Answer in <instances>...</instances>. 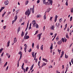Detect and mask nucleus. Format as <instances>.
<instances>
[{
    "label": "nucleus",
    "mask_w": 73,
    "mask_h": 73,
    "mask_svg": "<svg viewBox=\"0 0 73 73\" xmlns=\"http://www.w3.org/2000/svg\"><path fill=\"white\" fill-rule=\"evenodd\" d=\"M34 45H35V44H34V43H33L32 44V46L33 47H33H34Z\"/></svg>",
    "instance_id": "45"
},
{
    "label": "nucleus",
    "mask_w": 73,
    "mask_h": 73,
    "mask_svg": "<svg viewBox=\"0 0 73 73\" xmlns=\"http://www.w3.org/2000/svg\"><path fill=\"white\" fill-rule=\"evenodd\" d=\"M71 62L72 63V64H73V59H72L71 60Z\"/></svg>",
    "instance_id": "64"
},
{
    "label": "nucleus",
    "mask_w": 73,
    "mask_h": 73,
    "mask_svg": "<svg viewBox=\"0 0 73 73\" xmlns=\"http://www.w3.org/2000/svg\"><path fill=\"white\" fill-rule=\"evenodd\" d=\"M15 18L14 20L12 21V24H13V23H15V22L17 20V15L15 16Z\"/></svg>",
    "instance_id": "3"
},
{
    "label": "nucleus",
    "mask_w": 73,
    "mask_h": 73,
    "mask_svg": "<svg viewBox=\"0 0 73 73\" xmlns=\"http://www.w3.org/2000/svg\"><path fill=\"white\" fill-rule=\"evenodd\" d=\"M61 40H62V42H64V38H62Z\"/></svg>",
    "instance_id": "39"
},
{
    "label": "nucleus",
    "mask_w": 73,
    "mask_h": 73,
    "mask_svg": "<svg viewBox=\"0 0 73 73\" xmlns=\"http://www.w3.org/2000/svg\"><path fill=\"white\" fill-rule=\"evenodd\" d=\"M8 69V66H7L6 69V71H7Z\"/></svg>",
    "instance_id": "58"
},
{
    "label": "nucleus",
    "mask_w": 73,
    "mask_h": 73,
    "mask_svg": "<svg viewBox=\"0 0 73 73\" xmlns=\"http://www.w3.org/2000/svg\"><path fill=\"white\" fill-rule=\"evenodd\" d=\"M29 38V36L28 35L26 37V39H28V38Z\"/></svg>",
    "instance_id": "30"
},
{
    "label": "nucleus",
    "mask_w": 73,
    "mask_h": 73,
    "mask_svg": "<svg viewBox=\"0 0 73 73\" xmlns=\"http://www.w3.org/2000/svg\"><path fill=\"white\" fill-rule=\"evenodd\" d=\"M66 37L67 38H69V36H68V33H67L66 35Z\"/></svg>",
    "instance_id": "22"
},
{
    "label": "nucleus",
    "mask_w": 73,
    "mask_h": 73,
    "mask_svg": "<svg viewBox=\"0 0 73 73\" xmlns=\"http://www.w3.org/2000/svg\"><path fill=\"white\" fill-rule=\"evenodd\" d=\"M71 12L73 13V8H72L71 9Z\"/></svg>",
    "instance_id": "43"
},
{
    "label": "nucleus",
    "mask_w": 73,
    "mask_h": 73,
    "mask_svg": "<svg viewBox=\"0 0 73 73\" xmlns=\"http://www.w3.org/2000/svg\"><path fill=\"white\" fill-rule=\"evenodd\" d=\"M5 13H6V12L5 11L4 12V13L2 14V16L3 17H4V15H5Z\"/></svg>",
    "instance_id": "31"
},
{
    "label": "nucleus",
    "mask_w": 73,
    "mask_h": 73,
    "mask_svg": "<svg viewBox=\"0 0 73 73\" xmlns=\"http://www.w3.org/2000/svg\"><path fill=\"white\" fill-rule=\"evenodd\" d=\"M64 39L65 42H66V41H67V39H66V38H64Z\"/></svg>",
    "instance_id": "55"
},
{
    "label": "nucleus",
    "mask_w": 73,
    "mask_h": 73,
    "mask_svg": "<svg viewBox=\"0 0 73 73\" xmlns=\"http://www.w3.org/2000/svg\"><path fill=\"white\" fill-rule=\"evenodd\" d=\"M64 52L63 51H62V54H63V55H64Z\"/></svg>",
    "instance_id": "52"
},
{
    "label": "nucleus",
    "mask_w": 73,
    "mask_h": 73,
    "mask_svg": "<svg viewBox=\"0 0 73 73\" xmlns=\"http://www.w3.org/2000/svg\"><path fill=\"white\" fill-rule=\"evenodd\" d=\"M41 17V15H38L36 16L37 18H38V17Z\"/></svg>",
    "instance_id": "28"
},
{
    "label": "nucleus",
    "mask_w": 73,
    "mask_h": 73,
    "mask_svg": "<svg viewBox=\"0 0 73 73\" xmlns=\"http://www.w3.org/2000/svg\"><path fill=\"white\" fill-rule=\"evenodd\" d=\"M33 71H34V70H32L31 71V73H32L33 72Z\"/></svg>",
    "instance_id": "63"
},
{
    "label": "nucleus",
    "mask_w": 73,
    "mask_h": 73,
    "mask_svg": "<svg viewBox=\"0 0 73 73\" xmlns=\"http://www.w3.org/2000/svg\"><path fill=\"white\" fill-rule=\"evenodd\" d=\"M40 49L42 50H43V45H42L41 46Z\"/></svg>",
    "instance_id": "25"
},
{
    "label": "nucleus",
    "mask_w": 73,
    "mask_h": 73,
    "mask_svg": "<svg viewBox=\"0 0 73 73\" xmlns=\"http://www.w3.org/2000/svg\"><path fill=\"white\" fill-rule=\"evenodd\" d=\"M6 27H7L6 26H4L3 27L4 29H5V28H6Z\"/></svg>",
    "instance_id": "49"
},
{
    "label": "nucleus",
    "mask_w": 73,
    "mask_h": 73,
    "mask_svg": "<svg viewBox=\"0 0 73 73\" xmlns=\"http://www.w3.org/2000/svg\"><path fill=\"white\" fill-rule=\"evenodd\" d=\"M68 0H66V3H65V5H66V6H68Z\"/></svg>",
    "instance_id": "23"
},
{
    "label": "nucleus",
    "mask_w": 73,
    "mask_h": 73,
    "mask_svg": "<svg viewBox=\"0 0 73 73\" xmlns=\"http://www.w3.org/2000/svg\"><path fill=\"white\" fill-rule=\"evenodd\" d=\"M32 24L33 25V26L34 27H36V28H38V25L36 23V21L33 20L32 22Z\"/></svg>",
    "instance_id": "1"
},
{
    "label": "nucleus",
    "mask_w": 73,
    "mask_h": 73,
    "mask_svg": "<svg viewBox=\"0 0 73 73\" xmlns=\"http://www.w3.org/2000/svg\"><path fill=\"white\" fill-rule=\"evenodd\" d=\"M56 73H60V72H59L58 70H56Z\"/></svg>",
    "instance_id": "56"
},
{
    "label": "nucleus",
    "mask_w": 73,
    "mask_h": 73,
    "mask_svg": "<svg viewBox=\"0 0 73 73\" xmlns=\"http://www.w3.org/2000/svg\"><path fill=\"white\" fill-rule=\"evenodd\" d=\"M22 69H23V70H24V72L25 73V69L24 68H22Z\"/></svg>",
    "instance_id": "53"
},
{
    "label": "nucleus",
    "mask_w": 73,
    "mask_h": 73,
    "mask_svg": "<svg viewBox=\"0 0 73 73\" xmlns=\"http://www.w3.org/2000/svg\"><path fill=\"white\" fill-rule=\"evenodd\" d=\"M53 49V44L52 43L51 45L50 46V49L51 50Z\"/></svg>",
    "instance_id": "18"
},
{
    "label": "nucleus",
    "mask_w": 73,
    "mask_h": 73,
    "mask_svg": "<svg viewBox=\"0 0 73 73\" xmlns=\"http://www.w3.org/2000/svg\"><path fill=\"white\" fill-rule=\"evenodd\" d=\"M53 19V17H50V21H52V19Z\"/></svg>",
    "instance_id": "29"
},
{
    "label": "nucleus",
    "mask_w": 73,
    "mask_h": 73,
    "mask_svg": "<svg viewBox=\"0 0 73 73\" xmlns=\"http://www.w3.org/2000/svg\"><path fill=\"white\" fill-rule=\"evenodd\" d=\"M51 30L54 31V26H52L51 27Z\"/></svg>",
    "instance_id": "34"
},
{
    "label": "nucleus",
    "mask_w": 73,
    "mask_h": 73,
    "mask_svg": "<svg viewBox=\"0 0 73 73\" xmlns=\"http://www.w3.org/2000/svg\"><path fill=\"white\" fill-rule=\"evenodd\" d=\"M40 0H38L37 1V4H38V3H40Z\"/></svg>",
    "instance_id": "54"
},
{
    "label": "nucleus",
    "mask_w": 73,
    "mask_h": 73,
    "mask_svg": "<svg viewBox=\"0 0 73 73\" xmlns=\"http://www.w3.org/2000/svg\"><path fill=\"white\" fill-rule=\"evenodd\" d=\"M41 35L40 34H38L37 35V37H38V39L39 40H40V39L41 38Z\"/></svg>",
    "instance_id": "5"
},
{
    "label": "nucleus",
    "mask_w": 73,
    "mask_h": 73,
    "mask_svg": "<svg viewBox=\"0 0 73 73\" xmlns=\"http://www.w3.org/2000/svg\"><path fill=\"white\" fill-rule=\"evenodd\" d=\"M36 62H37V59L36 58L35 59Z\"/></svg>",
    "instance_id": "62"
},
{
    "label": "nucleus",
    "mask_w": 73,
    "mask_h": 73,
    "mask_svg": "<svg viewBox=\"0 0 73 73\" xmlns=\"http://www.w3.org/2000/svg\"><path fill=\"white\" fill-rule=\"evenodd\" d=\"M62 19L61 18L59 19V21L60 23H61L62 22Z\"/></svg>",
    "instance_id": "37"
},
{
    "label": "nucleus",
    "mask_w": 73,
    "mask_h": 73,
    "mask_svg": "<svg viewBox=\"0 0 73 73\" xmlns=\"http://www.w3.org/2000/svg\"><path fill=\"white\" fill-rule=\"evenodd\" d=\"M43 4H46V1H43Z\"/></svg>",
    "instance_id": "59"
},
{
    "label": "nucleus",
    "mask_w": 73,
    "mask_h": 73,
    "mask_svg": "<svg viewBox=\"0 0 73 73\" xmlns=\"http://www.w3.org/2000/svg\"><path fill=\"white\" fill-rule=\"evenodd\" d=\"M7 63H8V62H6L5 64L4 67H5V66H7Z\"/></svg>",
    "instance_id": "40"
},
{
    "label": "nucleus",
    "mask_w": 73,
    "mask_h": 73,
    "mask_svg": "<svg viewBox=\"0 0 73 73\" xmlns=\"http://www.w3.org/2000/svg\"><path fill=\"white\" fill-rule=\"evenodd\" d=\"M25 63H28V60H25Z\"/></svg>",
    "instance_id": "42"
},
{
    "label": "nucleus",
    "mask_w": 73,
    "mask_h": 73,
    "mask_svg": "<svg viewBox=\"0 0 73 73\" xmlns=\"http://www.w3.org/2000/svg\"><path fill=\"white\" fill-rule=\"evenodd\" d=\"M46 63H45L43 62L42 63V65L41 67V68H42V67H43V66H45V65H46Z\"/></svg>",
    "instance_id": "14"
},
{
    "label": "nucleus",
    "mask_w": 73,
    "mask_h": 73,
    "mask_svg": "<svg viewBox=\"0 0 73 73\" xmlns=\"http://www.w3.org/2000/svg\"><path fill=\"white\" fill-rule=\"evenodd\" d=\"M17 42V39H16V38H15L14 39V42L15 43V42Z\"/></svg>",
    "instance_id": "15"
},
{
    "label": "nucleus",
    "mask_w": 73,
    "mask_h": 73,
    "mask_svg": "<svg viewBox=\"0 0 73 73\" xmlns=\"http://www.w3.org/2000/svg\"><path fill=\"white\" fill-rule=\"evenodd\" d=\"M24 36V32H23V31H22V32L21 34V37H23Z\"/></svg>",
    "instance_id": "13"
},
{
    "label": "nucleus",
    "mask_w": 73,
    "mask_h": 73,
    "mask_svg": "<svg viewBox=\"0 0 73 73\" xmlns=\"http://www.w3.org/2000/svg\"><path fill=\"white\" fill-rule=\"evenodd\" d=\"M22 56H23V54H21L19 60V61H20V60L21 59V57H22Z\"/></svg>",
    "instance_id": "19"
},
{
    "label": "nucleus",
    "mask_w": 73,
    "mask_h": 73,
    "mask_svg": "<svg viewBox=\"0 0 73 73\" xmlns=\"http://www.w3.org/2000/svg\"><path fill=\"white\" fill-rule=\"evenodd\" d=\"M19 12V10H17L16 12V14L17 15Z\"/></svg>",
    "instance_id": "33"
},
{
    "label": "nucleus",
    "mask_w": 73,
    "mask_h": 73,
    "mask_svg": "<svg viewBox=\"0 0 73 73\" xmlns=\"http://www.w3.org/2000/svg\"><path fill=\"white\" fill-rule=\"evenodd\" d=\"M29 3V1H27L25 2V5H27L28 3Z\"/></svg>",
    "instance_id": "20"
},
{
    "label": "nucleus",
    "mask_w": 73,
    "mask_h": 73,
    "mask_svg": "<svg viewBox=\"0 0 73 73\" xmlns=\"http://www.w3.org/2000/svg\"><path fill=\"white\" fill-rule=\"evenodd\" d=\"M6 55H7L8 58H10V57H11V55H10L9 54L7 53Z\"/></svg>",
    "instance_id": "12"
},
{
    "label": "nucleus",
    "mask_w": 73,
    "mask_h": 73,
    "mask_svg": "<svg viewBox=\"0 0 73 73\" xmlns=\"http://www.w3.org/2000/svg\"><path fill=\"white\" fill-rule=\"evenodd\" d=\"M56 25L57 27H60V23H59L58 22L57 23H56Z\"/></svg>",
    "instance_id": "8"
},
{
    "label": "nucleus",
    "mask_w": 73,
    "mask_h": 73,
    "mask_svg": "<svg viewBox=\"0 0 73 73\" xmlns=\"http://www.w3.org/2000/svg\"><path fill=\"white\" fill-rule=\"evenodd\" d=\"M34 54H35V52H32V57H34V56H35V55H34Z\"/></svg>",
    "instance_id": "21"
},
{
    "label": "nucleus",
    "mask_w": 73,
    "mask_h": 73,
    "mask_svg": "<svg viewBox=\"0 0 73 73\" xmlns=\"http://www.w3.org/2000/svg\"><path fill=\"white\" fill-rule=\"evenodd\" d=\"M28 69H29V68L28 67L26 68V72L28 71Z\"/></svg>",
    "instance_id": "47"
},
{
    "label": "nucleus",
    "mask_w": 73,
    "mask_h": 73,
    "mask_svg": "<svg viewBox=\"0 0 73 73\" xmlns=\"http://www.w3.org/2000/svg\"><path fill=\"white\" fill-rule=\"evenodd\" d=\"M50 10H51V9L50 8H49L47 10V12H49L50 11Z\"/></svg>",
    "instance_id": "16"
},
{
    "label": "nucleus",
    "mask_w": 73,
    "mask_h": 73,
    "mask_svg": "<svg viewBox=\"0 0 73 73\" xmlns=\"http://www.w3.org/2000/svg\"><path fill=\"white\" fill-rule=\"evenodd\" d=\"M28 34V31H27V33L25 34V36H24V38L25 39V38L26 37V36H27V34Z\"/></svg>",
    "instance_id": "27"
},
{
    "label": "nucleus",
    "mask_w": 73,
    "mask_h": 73,
    "mask_svg": "<svg viewBox=\"0 0 73 73\" xmlns=\"http://www.w3.org/2000/svg\"><path fill=\"white\" fill-rule=\"evenodd\" d=\"M22 53L21 51H20L18 52L19 54H22Z\"/></svg>",
    "instance_id": "44"
},
{
    "label": "nucleus",
    "mask_w": 73,
    "mask_h": 73,
    "mask_svg": "<svg viewBox=\"0 0 73 73\" xmlns=\"http://www.w3.org/2000/svg\"><path fill=\"white\" fill-rule=\"evenodd\" d=\"M58 17L57 15H56L55 16V19H54V22L56 23V21H57V19Z\"/></svg>",
    "instance_id": "9"
},
{
    "label": "nucleus",
    "mask_w": 73,
    "mask_h": 73,
    "mask_svg": "<svg viewBox=\"0 0 73 73\" xmlns=\"http://www.w3.org/2000/svg\"><path fill=\"white\" fill-rule=\"evenodd\" d=\"M48 68H52L53 66H52V65H50L48 66Z\"/></svg>",
    "instance_id": "48"
},
{
    "label": "nucleus",
    "mask_w": 73,
    "mask_h": 73,
    "mask_svg": "<svg viewBox=\"0 0 73 73\" xmlns=\"http://www.w3.org/2000/svg\"><path fill=\"white\" fill-rule=\"evenodd\" d=\"M45 62H47L48 61V60L46 59H45Z\"/></svg>",
    "instance_id": "60"
},
{
    "label": "nucleus",
    "mask_w": 73,
    "mask_h": 73,
    "mask_svg": "<svg viewBox=\"0 0 73 73\" xmlns=\"http://www.w3.org/2000/svg\"><path fill=\"white\" fill-rule=\"evenodd\" d=\"M26 44H25V45H24V46H25V48H24V50H25V53H26V52H27V45H26ZM25 45H26L25 46Z\"/></svg>",
    "instance_id": "4"
},
{
    "label": "nucleus",
    "mask_w": 73,
    "mask_h": 73,
    "mask_svg": "<svg viewBox=\"0 0 73 73\" xmlns=\"http://www.w3.org/2000/svg\"><path fill=\"white\" fill-rule=\"evenodd\" d=\"M31 12H30V11H29V9H28L26 11L25 13V15H28V17L29 16V15L30 14H31Z\"/></svg>",
    "instance_id": "2"
},
{
    "label": "nucleus",
    "mask_w": 73,
    "mask_h": 73,
    "mask_svg": "<svg viewBox=\"0 0 73 73\" xmlns=\"http://www.w3.org/2000/svg\"><path fill=\"white\" fill-rule=\"evenodd\" d=\"M38 31H36L35 33V34H34V35H36V34H37L38 33Z\"/></svg>",
    "instance_id": "46"
},
{
    "label": "nucleus",
    "mask_w": 73,
    "mask_h": 73,
    "mask_svg": "<svg viewBox=\"0 0 73 73\" xmlns=\"http://www.w3.org/2000/svg\"><path fill=\"white\" fill-rule=\"evenodd\" d=\"M36 48L38 49H39V45L38 44L37 45Z\"/></svg>",
    "instance_id": "41"
},
{
    "label": "nucleus",
    "mask_w": 73,
    "mask_h": 73,
    "mask_svg": "<svg viewBox=\"0 0 73 73\" xmlns=\"http://www.w3.org/2000/svg\"><path fill=\"white\" fill-rule=\"evenodd\" d=\"M20 29H21V28H20V27H19L18 28V30H17V33H19V31H20Z\"/></svg>",
    "instance_id": "17"
},
{
    "label": "nucleus",
    "mask_w": 73,
    "mask_h": 73,
    "mask_svg": "<svg viewBox=\"0 0 73 73\" xmlns=\"http://www.w3.org/2000/svg\"><path fill=\"white\" fill-rule=\"evenodd\" d=\"M9 44H10V41L9 40L7 44V47H9Z\"/></svg>",
    "instance_id": "11"
},
{
    "label": "nucleus",
    "mask_w": 73,
    "mask_h": 73,
    "mask_svg": "<svg viewBox=\"0 0 73 73\" xmlns=\"http://www.w3.org/2000/svg\"><path fill=\"white\" fill-rule=\"evenodd\" d=\"M34 66V64H33L32 66H31L30 69V70H32V69H33V68Z\"/></svg>",
    "instance_id": "24"
},
{
    "label": "nucleus",
    "mask_w": 73,
    "mask_h": 73,
    "mask_svg": "<svg viewBox=\"0 0 73 73\" xmlns=\"http://www.w3.org/2000/svg\"><path fill=\"white\" fill-rule=\"evenodd\" d=\"M48 1H49V3L51 4V5H52L53 1L52 0H48Z\"/></svg>",
    "instance_id": "6"
},
{
    "label": "nucleus",
    "mask_w": 73,
    "mask_h": 73,
    "mask_svg": "<svg viewBox=\"0 0 73 73\" xmlns=\"http://www.w3.org/2000/svg\"><path fill=\"white\" fill-rule=\"evenodd\" d=\"M17 65V67H19V61L18 62Z\"/></svg>",
    "instance_id": "51"
},
{
    "label": "nucleus",
    "mask_w": 73,
    "mask_h": 73,
    "mask_svg": "<svg viewBox=\"0 0 73 73\" xmlns=\"http://www.w3.org/2000/svg\"><path fill=\"white\" fill-rule=\"evenodd\" d=\"M72 19H73V17H71L70 18V21H72Z\"/></svg>",
    "instance_id": "35"
},
{
    "label": "nucleus",
    "mask_w": 73,
    "mask_h": 73,
    "mask_svg": "<svg viewBox=\"0 0 73 73\" xmlns=\"http://www.w3.org/2000/svg\"><path fill=\"white\" fill-rule=\"evenodd\" d=\"M61 51V50H59V49H58V51L59 53H60Z\"/></svg>",
    "instance_id": "36"
},
{
    "label": "nucleus",
    "mask_w": 73,
    "mask_h": 73,
    "mask_svg": "<svg viewBox=\"0 0 73 73\" xmlns=\"http://www.w3.org/2000/svg\"><path fill=\"white\" fill-rule=\"evenodd\" d=\"M3 50V48H1V49H0V53H1V52H2Z\"/></svg>",
    "instance_id": "38"
},
{
    "label": "nucleus",
    "mask_w": 73,
    "mask_h": 73,
    "mask_svg": "<svg viewBox=\"0 0 73 73\" xmlns=\"http://www.w3.org/2000/svg\"><path fill=\"white\" fill-rule=\"evenodd\" d=\"M46 14V12L44 14V20H45L46 19V15H45V14Z\"/></svg>",
    "instance_id": "26"
},
{
    "label": "nucleus",
    "mask_w": 73,
    "mask_h": 73,
    "mask_svg": "<svg viewBox=\"0 0 73 73\" xmlns=\"http://www.w3.org/2000/svg\"><path fill=\"white\" fill-rule=\"evenodd\" d=\"M61 43H62V40L58 41L57 42V44H58V45H61Z\"/></svg>",
    "instance_id": "10"
},
{
    "label": "nucleus",
    "mask_w": 73,
    "mask_h": 73,
    "mask_svg": "<svg viewBox=\"0 0 73 73\" xmlns=\"http://www.w3.org/2000/svg\"><path fill=\"white\" fill-rule=\"evenodd\" d=\"M65 58H68V56H67L66 54H65Z\"/></svg>",
    "instance_id": "32"
},
{
    "label": "nucleus",
    "mask_w": 73,
    "mask_h": 73,
    "mask_svg": "<svg viewBox=\"0 0 73 73\" xmlns=\"http://www.w3.org/2000/svg\"><path fill=\"white\" fill-rule=\"evenodd\" d=\"M4 8H5V7H2L1 9L3 10V9H4Z\"/></svg>",
    "instance_id": "57"
},
{
    "label": "nucleus",
    "mask_w": 73,
    "mask_h": 73,
    "mask_svg": "<svg viewBox=\"0 0 73 73\" xmlns=\"http://www.w3.org/2000/svg\"><path fill=\"white\" fill-rule=\"evenodd\" d=\"M28 51H29V52H31L32 51V49L30 48Z\"/></svg>",
    "instance_id": "50"
},
{
    "label": "nucleus",
    "mask_w": 73,
    "mask_h": 73,
    "mask_svg": "<svg viewBox=\"0 0 73 73\" xmlns=\"http://www.w3.org/2000/svg\"><path fill=\"white\" fill-rule=\"evenodd\" d=\"M24 24H25V22H24L21 24V25H24Z\"/></svg>",
    "instance_id": "61"
},
{
    "label": "nucleus",
    "mask_w": 73,
    "mask_h": 73,
    "mask_svg": "<svg viewBox=\"0 0 73 73\" xmlns=\"http://www.w3.org/2000/svg\"><path fill=\"white\" fill-rule=\"evenodd\" d=\"M4 3L5 5H8V4H9V2L8 1H5Z\"/></svg>",
    "instance_id": "7"
}]
</instances>
